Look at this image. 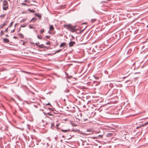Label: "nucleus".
Here are the masks:
<instances>
[{"mask_svg":"<svg viewBox=\"0 0 148 148\" xmlns=\"http://www.w3.org/2000/svg\"><path fill=\"white\" fill-rule=\"evenodd\" d=\"M37 19L36 18H33L29 21V23H31L32 22H34Z\"/></svg>","mask_w":148,"mask_h":148,"instance_id":"obj_9","label":"nucleus"},{"mask_svg":"<svg viewBox=\"0 0 148 148\" xmlns=\"http://www.w3.org/2000/svg\"><path fill=\"white\" fill-rule=\"evenodd\" d=\"M90 117H89V118H90Z\"/></svg>","mask_w":148,"mask_h":148,"instance_id":"obj_60","label":"nucleus"},{"mask_svg":"<svg viewBox=\"0 0 148 148\" xmlns=\"http://www.w3.org/2000/svg\"><path fill=\"white\" fill-rule=\"evenodd\" d=\"M61 131L64 132L66 133L68 132H70V130L69 129L66 130H61Z\"/></svg>","mask_w":148,"mask_h":148,"instance_id":"obj_8","label":"nucleus"},{"mask_svg":"<svg viewBox=\"0 0 148 148\" xmlns=\"http://www.w3.org/2000/svg\"><path fill=\"white\" fill-rule=\"evenodd\" d=\"M27 25V24L25 23V24H23V25H21V27H26V26Z\"/></svg>","mask_w":148,"mask_h":148,"instance_id":"obj_20","label":"nucleus"},{"mask_svg":"<svg viewBox=\"0 0 148 148\" xmlns=\"http://www.w3.org/2000/svg\"><path fill=\"white\" fill-rule=\"evenodd\" d=\"M96 19L95 18L92 19L91 20V21L92 23H93V22L95 21H96Z\"/></svg>","mask_w":148,"mask_h":148,"instance_id":"obj_22","label":"nucleus"},{"mask_svg":"<svg viewBox=\"0 0 148 148\" xmlns=\"http://www.w3.org/2000/svg\"><path fill=\"white\" fill-rule=\"evenodd\" d=\"M85 28L84 29H85Z\"/></svg>","mask_w":148,"mask_h":148,"instance_id":"obj_61","label":"nucleus"},{"mask_svg":"<svg viewBox=\"0 0 148 148\" xmlns=\"http://www.w3.org/2000/svg\"><path fill=\"white\" fill-rule=\"evenodd\" d=\"M3 42L5 43H8L10 42L9 39L7 38H4L3 39Z\"/></svg>","mask_w":148,"mask_h":148,"instance_id":"obj_5","label":"nucleus"},{"mask_svg":"<svg viewBox=\"0 0 148 148\" xmlns=\"http://www.w3.org/2000/svg\"><path fill=\"white\" fill-rule=\"evenodd\" d=\"M147 27H148V25H147Z\"/></svg>","mask_w":148,"mask_h":148,"instance_id":"obj_56","label":"nucleus"},{"mask_svg":"<svg viewBox=\"0 0 148 148\" xmlns=\"http://www.w3.org/2000/svg\"><path fill=\"white\" fill-rule=\"evenodd\" d=\"M5 36L7 37H9V36L8 34H6Z\"/></svg>","mask_w":148,"mask_h":148,"instance_id":"obj_46","label":"nucleus"},{"mask_svg":"<svg viewBox=\"0 0 148 148\" xmlns=\"http://www.w3.org/2000/svg\"><path fill=\"white\" fill-rule=\"evenodd\" d=\"M8 28H7L5 30V32H8Z\"/></svg>","mask_w":148,"mask_h":148,"instance_id":"obj_32","label":"nucleus"},{"mask_svg":"<svg viewBox=\"0 0 148 148\" xmlns=\"http://www.w3.org/2000/svg\"><path fill=\"white\" fill-rule=\"evenodd\" d=\"M13 38L16 39V38H18L16 36H14L13 37Z\"/></svg>","mask_w":148,"mask_h":148,"instance_id":"obj_40","label":"nucleus"},{"mask_svg":"<svg viewBox=\"0 0 148 148\" xmlns=\"http://www.w3.org/2000/svg\"><path fill=\"white\" fill-rule=\"evenodd\" d=\"M87 132H89V133H90L92 132L90 130H87L86 131Z\"/></svg>","mask_w":148,"mask_h":148,"instance_id":"obj_31","label":"nucleus"},{"mask_svg":"<svg viewBox=\"0 0 148 148\" xmlns=\"http://www.w3.org/2000/svg\"><path fill=\"white\" fill-rule=\"evenodd\" d=\"M57 137H56L55 138V139L56 140H57Z\"/></svg>","mask_w":148,"mask_h":148,"instance_id":"obj_49","label":"nucleus"},{"mask_svg":"<svg viewBox=\"0 0 148 148\" xmlns=\"http://www.w3.org/2000/svg\"><path fill=\"white\" fill-rule=\"evenodd\" d=\"M66 45V42H64L61 43L60 47H62Z\"/></svg>","mask_w":148,"mask_h":148,"instance_id":"obj_11","label":"nucleus"},{"mask_svg":"<svg viewBox=\"0 0 148 148\" xmlns=\"http://www.w3.org/2000/svg\"><path fill=\"white\" fill-rule=\"evenodd\" d=\"M63 26L64 27H66L67 28L70 30L72 32H75L76 31V30L74 28L71 27V25H64Z\"/></svg>","mask_w":148,"mask_h":148,"instance_id":"obj_1","label":"nucleus"},{"mask_svg":"<svg viewBox=\"0 0 148 148\" xmlns=\"http://www.w3.org/2000/svg\"><path fill=\"white\" fill-rule=\"evenodd\" d=\"M88 119H84V121H86Z\"/></svg>","mask_w":148,"mask_h":148,"instance_id":"obj_38","label":"nucleus"},{"mask_svg":"<svg viewBox=\"0 0 148 148\" xmlns=\"http://www.w3.org/2000/svg\"><path fill=\"white\" fill-rule=\"evenodd\" d=\"M46 146L47 148H49V143H46V145H45V146Z\"/></svg>","mask_w":148,"mask_h":148,"instance_id":"obj_16","label":"nucleus"},{"mask_svg":"<svg viewBox=\"0 0 148 148\" xmlns=\"http://www.w3.org/2000/svg\"><path fill=\"white\" fill-rule=\"evenodd\" d=\"M40 110H41V111H43V110H43V109H40Z\"/></svg>","mask_w":148,"mask_h":148,"instance_id":"obj_50","label":"nucleus"},{"mask_svg":"<svg viewBox=\"0 0 148 148\" xmlns=\"http://www.w3.org/2000/svg\"><path fill=\"white\" fill-rule=\"evenodd\" d=\"M148 123V122L145 123L144 124H142L141 125H140L139 126H137L136 127V129H138L139 128H140V127H143L144 125H147Z\"/></svg>","mask_w":148,"mask_h":148,"instance_id":"obj_3","label":"nucleus"},{"mask_svg":"<svg viewBox=\"0 0 148 148\" xmlns=\"http://www.w3.org/2000/svg\"><path fill=\"white\" fill-rule=\"evenodd\" d=\"M35 16H38L39 18V19H41L42 16L39 14L36 13L35 14Z\"/></svg>","mask_w":148,"mask_h":148,"instance_id":"obj_6","label":"nucleus"},{"mask_svg":"<svg viewBox=\"0 0 148 148\" xmlns=\"http://www.w3.org/2000/svg\"><path fill=\"white\" fill-rule=\"evenodd\" d=\"M66 110L69 111V110Z\"/></svg>","mask_w":148,"mask_h":148,"instance_id":"obj_58","label":"nucleus"},{"mask_svg":"<svg viewBox=\"0 0 148 148\" xmlns=\"http://www.w3.org/2000/svg\"><path fill=\"white\" fill-rule=\"evenodd\" d=\"M44 32V29H42L40 31V33H43Z\"/></svg>","mask_w":148,"mask_h":148,"instance_id":"obj_24","label":"nucleus"},{"mask_svg":"<svg viewBox=\"0 0 148 148\" xmlns=\"http://www.w3.org/2000/svg\"><path fill=\"white\" fill-rule=\"evenodd\" d=\"M95 78L96 79H99V77H95Z\"/></svg>","mask_w":148,"mask_h":148,"instance_id":"obj_39","label":"nucleus"},{"mask_svg":"<svg viewBox=\"0 0 148 148\" xmlns=\"http://www.w3.org/2000/svg\"><path fill=\"white\" fill-rule=\"evenodd\" d=\"M39 42H36L35 43V45L36 46H39Z\"/></svg>","mask_w":148,"mask_h":148,"instance_id":"obj_30","label":"nucleus"},{"mask_svg":"<svg viewBox=\"0 0 148 148\" xmlns=\"http://www.w3.org/2000/svg\"><path fill=\"white\" fill-rule=\"evenodd\" d=\"M37 38L40 39H41L42 38V36L41 35H38L37 36Z\"/></svg>","mask_w":148,"mask_h":148,"instance_id":"obj_17","label":"nucleus"},{"mask_svg":"<svg viewBox=\"0 0 148 148\" xmlns=\"http://www.w3.org/2000/svg\"><path fill=\"white\" fill-rule=\"evenodd\" d=\"M21 28H20V29H18V32H19L21 30Z\"/></svg>","mask_w":148,"mask_h":148,"instance_id":"obj_45","label":"nucleus"},{"mask_svg":"<svg viewBox=\"0 0 148 148\" xmlns=\"http://www.w3.org/2000/svg\"><path fill=\"white\" fill-rule=\"evenodd\" d=\"M85 105H84L83 106V108H85Z\"/></svg>","mask_w":148,"mask_h":148,"instance_id":"obj_47","label":"nucleus"},{"mask_svg":"<svg viewBox=\"0 0 148 148\" xmlns=\"http://www.w3.org/2000/svg\"><path fill=\"white\" fill-rule=\"evenodd\" d=\"M16 25H17V24H15V25H14V27H16Z\"/></svg>","mask_w":148,"mask_h":148,"instance_id":"obj_53","label":"nucleus"},{"mask_svg":"<svg viewBox=\"0 0 148 148\" xmlns=\"http://www.w3.org/2000/svg\"><path fill=\"white\" fill-rule=\"evenodd\" d=\"M66 108L67 109H69V107L68 106H67L66 107Z\"/></svg>","mask_w":148,"mask_h":148,"instance_id":"obj_48","label":"nucleus"},{"mask_svg":"<svg viewBox=\"0 0 148 148\" xmlns=\"http://www.w3.org/2000/svg\"><path fill=\"white\" fill-rule=\"evenodd\" d=\"M26 19H23L20 22H23L26 20Z\"/></svg>","mask_w":148,"mask_h":148,"instance_id":"obj_28","label":"nucleus"},{"mask_svg":"<svg viewBox=\"0 0 148 148\" xmlns=\"http://www.w3.org/2000/svg\"><path fill=\"white\" fill-rule=\"evenodd\" d=\"M90 133H88L87 134H90Z\"/></svg>","mask_w":148,"mask_h":148,"instance_id":"obj_54","label":"nucleus"},{"mask_svg":"<svg viewBox=\"0 0 148 148\" xmlns=\"http://www.w3.org/2000/svg\"><path fill=\"white\" fill-rule=\"evenodd\" d=\"M43 113L44 114H45V113L44 112H43Z\"/></svg>","mask_w":148,"mask_h":148,"instance_id":"obj_55","label":"nucleus"},{"mask_svg":"<svg viewBox=\"0 0 148 148\" xmlns=\"http://www.w3.org/2000/svg\"><path fill=\"white\" fill-rule=\"evenodd\" d=\"M99 136H101V135H99Z\"/></svg>","mask_w":148,"mask_h":148,"instance_id":"obj_59","label":"nucleus"},{"mask_svg":"<svg viewBox=\"0 0 148 148\" xmlns=\"http://www.w3.org/2000/svg\"><path fill=\"white\" fill-rule=\"evenodd\" d=\"M72 131L73 132H76L77 133H79L80 132L79 130L78 129H73L72 130Z\"/></svg>","mask_w":148,"mask_h":148,"instance_id":"obj_10","label":"nucleus"},{"mask_svg":"<svg viewBox=\"0 0 148 148\" xmlns=\"http://www.w3.org/2000/svg\"><path fill=\"white\" fill-rule=\"evenodd\" d=\"M62 138H64V135H62Z\"/></svg>","mask_w":148,"mask_h":148,"instance_id":"obj_51","label":"nucleus"},{"mask_svg":"<svg viewBox=\"0 0 148 148\" xmlns=\"http://www.w3.org/2000/svg\"><path fill=\"white\" fill-rule=\"evenodd\" d=\"M1 34H3V30H2L1 31Z\"/></svg>","mask_w":148,"mask_h":148,"instance_id":"obj_43","label":"nucleus"},{"mask_svg":"<svg viewBox=\"0 0 148 148\" xmlns=\"http://www.w3.org/2000/svg\"><path fill=\"white\" fill-rule=\"evenodd\" d=\"M6 25V23H4L3 24V25H1L0 26V29H2L3 28V27L5 26V25Z\"/></svg>","mask_w":148,"mask_h":148,"instance_id":"obj_14","label":"nucleus"},{"mask_svg":"<svg viewBox=\"0 0 148 148\" xmlns=\"http://www.w3.org/2000/svg\"><path fill=\"white\" fill-rule=\"evenodd\" d=\"M13 23H14L13 22H12L9 25V26L8 27H11L12 25L13 24Z\"/></svg>","mask_w":148,"mask_h":148,"instance_id":"obj_19","label":"nucleus"},{"mask_svg":"<svg viewBox=\"0 0 148 148\" xmlns=\"http://www.w3.org/2000/svg\"><path fill=\"white\" fill-rule=\"evenodd\" d=\"M59 124H56V127H58L59 125Z\"/></svg>","mask_w":148,"mask_h":148,"instance_id":"obj_44","label":"nucleus"},{"mask_svg":"<svg viewBox=\"0 0 148 148\" xmlns=\"http://www.w3.org/2000/svg\"><path fill=\"white\" fill-rule=\"evenodd\" d=\"M21 4L22 5H26V6H28V5L27 4V3H22Z\"/></svg>","mask_w":148,"mask_h":148,"instance_id":"obj_25","label":"nucleus"},{"mask_svg":"<svg viewBox=\"0 0 148 148\" xmlns=\"http://www.w3.org/2000/svg\"><path fill=\"white\" fill-rule=\"evenodd\" d=\"M48 110H49L50 111H53V109L50 108H48Z\"/></svg>","mask_w":148,"mask_h":148,"instance_id":"obj_34","label":"nucleus"},{"mask_svg":"<svg viewBox=\"0 0 148 148\" xmlns=\"http://www.w3.org/2000/svg\"><path fill=\"white\" fill-rule=\"evenodd\" d=\"M24 1L25 2H28V3H29V2L28 1V0H25Z\"/></svg>","mask_w":148,"mask_h":148,"instance_id":"obj_41","label":"nucleus"},{"mask_svg":"<svg viewBox=\"0 0 148 148\" xmlns=\"http://www.w3.org/2000/svg\"><path fill=\"white\" fill-rule=\"evenodd\" d=\"M8 2L5 1L4 0L3 2V9L4 10H6L8 9Z\"/></svg>","mask_w":148,"mask_h":148,"instance_id":"obj_2","label":"nucleus"},{"mask_svg":"<svg viewBox=\"0 0 148 148\" xmlns=\"http://www.w3.org/2000/svg\"><path fill=\"white\" fill-rule=\"evenodd\" d=\"M46 104V105H50L51 106V104L49 103L47 104Z\"/></svg>","mask_w":148,"mask_h":148,"instance_id":"obj_35","label":"nucleus"},{"mask_svg":"<svg viewBox=\"0 0 148 148\" xmlns=\"http://www.w3.org/2000/svg\"><path fill=\"white\" fill-rule=\"evenodd\" d=\"M25 43H26V42H23V45H25Z\"/></svg>","mask_w":148,"mask_h":148,"instance_id":"obj_42","label":"nucleus"},{"mask_svg":"<svg viewBox=\"0 0 148 148\" xmlns=\"http://www.w3.org/2000/svg\"><path fill=\"white\" fill-rule=\"evenodd\" d=\"M75 44V42L74 41H71L70 42L69 45V47H71L73 46Z\"/></svg>","mask_w":148,"mask_h":148,"instance_id":"obj_4","label":"nucleus"},{"mask_svg":"<svg viewBox=\"0 0 148 148\" xmlns=\"http://www.w3.org/2000/svg\"><path fill=\"white\" fill-rule=\"evenodd\" d=\"M62 51V49H60V50H58L57 51H56L55 52V53H54V54H56L57 53H59V52H60V51Z\"/></svg>","mask_w":148,"mask_h":148,"instance_id":"obj_18","label":"nucleus"},{"mask_svg":"<svg viewBox=\"0 0 148 148\" xmlns=\"http://www.w3.org/2000/svg\"><path fill=\"white\" fill-rule=\"evenodd\" d=\"M4 15H0V17H3L4 16Z\"/></svg>","mask_w":148,"mask_h":148,"instance_id":"obj_37","label":"nucleus"},{"mask_svg":"<svg viewBox=\"0 0 148 148\" xmlns=\"http://www.w3.org/2000/svg\"><path fill=\"white\" fill-rule=\"evenodd\" d=\"M33 25H29V28H30V29H32V28H34V27H33V26H33Z\"/></svg>","mask_w":148,"mask_h":148,"instance_id":"obj_27","label":"nucleus"},{"mask_svg":"<svg viewBox=\"0 0 148 148\" xmlns=\"http://www.w3.org/2000/svg\"><path fill=\"white\" fill-rule=\"evenodd\" d=\"M28 10L31 12H35V11L33 10H30L29 9H28Z\"/></svg>","mask_w":148,"mask_h":148,"instance_id":"obj_21","label":"nucleus"},{"mask_svg":"<svg viewBox=\"0 0 148 148\" xmlns=\"http://www.w3.org/2000/svg\"><path fill=\"white\" fill-rule=\"evenodd\" d=\"M86 24V23H82V24Z\"/></svg>","mask_w":148,"mask_h":148,"instance_id":"obj_52","label":"nucleus"},{"mask_svg":"<svg viewBox=\"0 0 148 148\" xmlns=\"http://www.w3.org/2000/svg\"><path fill=\"white\" fill-rule=\"evenodd\" d=\"M49 29L51 30H53L54 29L53 26L52 25H50Z\"/></svg>","mask_w":148,"mask_h":148,"instance_id":"obj_15","label":"nucleus"},{"mask_svg":"<svg viewBox=\"0 0 148 148\" xmlns=\"http://www.w3.org/2000/svg\"><path fill=\"white\" fill-rule=\"evenodd\" d=\"M18 35L19 36L20 38H24L23 35L21 33H19V34H18Z\"/></svg>","mask_w":148,"mask_h":148,"instance_id":"obj_13","label":"nucleus"},{"mask_svg":"<svg viewBox=\"0 0 148 148\" xmlns=\"http://www.w3.org/2000/svg\"><path fill=\"white\" fill-rule=\"evenodd\" d=\"M64 92H68V90L67 88L65 89L64 90Z\"/></svg>","mask_w":148,"mask_h":148,"instance_id":"obj_26","label":"nucleus"},{"mask_svg":"<svg viewBox=\"0 0 148 148\" xmlns=\"http://www.w3.org/2000/svg\"><path fill=\"white\" fill-rule=\"evenodd\" d=\"M50 42L49 41L47 42V43H46V44L47 45H49L50 44Z\"/></svg>","mask_w":148,"mask_h":148,"instance_id":"obj_29","label":"nucleus"},{"mask_svg":"<svg viewBox=\"0 0 148 148\" xmlns=\"http://www.w3.org/2000/svg\"><path fill=\"white\" fill-rule=\"evenodd\" d=\"M84 110H86V109H84Z\"/></svg>","mask_w":148,"mask_h":148,"instance_id":"obj_57","label":"nucleus"},{"mask_svg":"<svg viewBox=\"0 0 148 148\" xmlns=\"http://www.w3.org/2000/svg\"><path fill=\"white\" fill-rule=\"evenodd\" d=\"M39 48H47V47L44 46L43 44H41L39 45Z\"/></svg>","mask_w":148,"mask_h":148,"instance_id":"obj_7","label":"nucleus"},{"mask_svg":"<svg viewBox=\"0 0 148 148\" xmlns=\"http://www.w3.org/2000/svg\"><path fill=\"white\" fill-rule=\"evenodd\" d=\"M15 28L14 29H13V30H12L11 32V33H13L15 31Z\"/></svg>","mask_w":148,"mask_h":148,"instance_id":"obj_33","label":"nucleus"},{"mask_svg":"<svg viewBox=\"0 0 148 148\" xmlns=\"http://www.w3.org/2000/svg\"><path fill=\"white\" fill-rule=\"evenodd\" d=\"M0 35L1 36H2V35H1V34H0Z\"/></svg>","mask_w":148,"mask_h":148,"instance_id":"obj_62","label":"nucleus"},{"mask_svg":"<svg viewBox=\"0 0 148 148\" xmlns=\"http://www.w3.org/2000/svg\"><path fill=\"white\" fill-rule=\"evenodd\" d=\"M46 37L47 38H49L50 37L49 36H46Z\"/></svg>","mask_w":148,"mask_h":148,"instance_id":"obj_36","label":"nucleus"},{"mask_svg":"<svg viewBox=\"0 0 148 148\" xmlns=\"http://www.w3.org/2000/svg\"><path fill=\"white\" fill-rule=\"evenodd\" d=\"M46 114H47V115H49V116H53V115L50 113L49 112H48V113H46Z\"/></svg>","mask_w":148,"mask_h":148,"instance_id":"obj_23","label":"nucleus"},{"mask_svg":"<svg viewBox=\"0 0 148 148\" xmlns=\"http://www.w3.org/2000/svg\"><path fill=\"white\" fill-rule=\"evenodd\" d=\"M54 125H55L54 123L53 122H52L51 123V129H53V128L54 127Z\"/></svg>","mask_w":148,"mask_h":148,"instance_id":"obj_12","label":"nucleus"}]
</instances>
